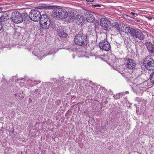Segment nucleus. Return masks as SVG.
<instances>
[{
    "label": "nucleus",
    "mask_w": 154,
    "mask_h": 154,
    "mask_svg": "<svg viewBox=\"0 0 154 154\" xmlns=\"http://www.w3.org/2000/svg\"><path fill=\"white\" fill-rule=\"evenodd\" d=\"M141 81V79L138 77H136L134 81L133 84L130 86L132 88L134 91L137 93L142 94L143 91L146 90L152 87L151 82L150 81L148 80L145 81L143 82L140 83H138V81Z\"/></svg>",
    "instance_id": "obj_1"
},
{
    "label": "nucleus",
    "mask_w": 154,
    "mask_h": 154,
    "mask_svg": "<svg viewBox=\"0 0 154 154\" xmlns=\"http://www.w3.org/2000/svg\"><path fill=\"white\" fill-rule=\"evenodd\" d=\"M25 18L24 21L29 20L30 19L34 21H38L40 20L42 18L40 12L37 10L33 9L31 10L29 15L25 14L24 15Z\"/></svg>",
    "instance_id": "obj_2"
},
{
    "label": "nucleus",
    "mask_w": 154,
    "mask_h": 154,
    "mask_svg": "<svg viewBox=\"0 0 154 154\" xmlns=\"http://www.w3.org/2000/svg\"><path fill=\"white\" fill-rule=\"evenodd\" d=\"M74 41L76 44L82 46L87 45L88 43L87 35L82 33L77 34L75 36Z\"/></svg>",
    "instance_id": "obj_3"
},
{
    "label": "nucleus",
    "mask_w": 154,
    "mask_h": 154,
    "mask_svg": "<svg viewBox=\"0 0 154 154\" xmlns=\"http://www.w3.org/2000/svg\"><path fill=\"white\" fill-rule=\"evenodd\" d=\"M40 22L42 28L45 29H48L52 26L53 23V22L45 14L42 15V18Z\"/></svg>",
    "instance_id": "obj_4"
},
{
    "label": "nucleus",
    "mask_w": 154,
    "mask_h": 154,
    "mask_svg": "<svg viewBox=\"0 0 154 154\" xmlns=\"http://www.w3.org/2000/svg\"><path fill=\"white\" fill-rule=\"evenodd\" d=\"M95 20V18L94 15L90 11H87L84 13L83 16H80L78 22L79 23H82L85 21L89 23H93Z\"/></svg>",
    "instance_id": "obj_5"
},
{
    "label": "nucleus",
    "mask_w": 154,
    "mask_h": 154,
    "mask_svg": "<svg viewBox=\"0 0 154 154\" xmlns=\"http://www.w3.org/2000/svg\"><path fill=\"white\" fill-rule=\"evenodd\" d=\"M144 66L146 69L150 71L154 70V60L150 57L148 56L145 58L144 60Z\"/></svg>",
    "instance_id": "obj_6"
},
{
    "label": "nucleus",
    "mask_w": 154,
    "mask_h": 154,
    "mask_svg": "<svg viewBox=\"0 0 154 154\" xmlns=\"http://www.w3.org/2000/svg\"><path fill=\"white\" fill-rule=\"evenodd\" d=\"M12 21L16 23H21L23 20V18L21 14L18 12H14L12 13Z\"/></svg>",
    "instance_id": "obj_7"
},
{
    "label": "nucleus",
    "mask_w": 154,
    "mask_h": 154,
    "mask_svg": "<svg viewBox=\"0 0 154 154\" xmlns=\"http://www.w3.org/2000/svg\"><path fill=\"white\" fill-rule=\"evenodd\" d=\"M99 46L100 49L106 51H109L111 49V46L109 43L105 39L102 40L99 43Z\"/></svg>",
    "instance_id": "obj_8"
},
{
    "label": "nucleus",
    "mask_w": 154,
    "mask_h": 154,
    "mask_svg": "<svg viewBox=\"0 0 154 154\" xmlns=\"http://www.w3.org/2000/svg\"><path fill=\"white\" fill-rule=\"evenodd\" d=\"M100 24L103 28L105 30H108L110 29L111 23L110 21L106 18H101L100 21Z\"/></svg>",
    "instance_id": "obj_9"
},
{
    "label": "nucleus",
    "mask_w": 154,
    "mask_h": 154,
    "mask_svg": "<svg viewBox=\"0 0 154 154\" xmlns=\"http://www.w3.org/2000/svg\"><path fill=\"white\" fill-rule=\"evenodd\" d=\"M125 63L126 67L131 69H133L136 66L135 62L133 60L129 58H127L125 59Z\"/></svg>",
    "instance_id": "obj_10"
},
{
    "label": "nucleus",
    "mask_w": 154,
    "mask_h": 154,
    "mask_svg": "<svg viewBox=\"0 0 154 154\" xmlns=\"http://www.w3.org/2000/svg\"><path fill=\"white\" fill-rule=\"evenodd\" d=\"M133 38H136L142 40L143 39L144 35L139 29H135V31L132 36Z\"/></svg>",
    "instance_id": "obj_11"
},
{
    "label": "nucleus",
    "mask_w": 154,
    "mask_h": 154,
    "mask_svg": "<svg viewBox=\"0 0 154 154\" xmlns=\"http://www.w3.org/2000/svg\"><path fill=\"white\" fill-rule=\"evenodd\" d=\"M8 15H3L0 17V23L3 26H7L9 23L8 18Z\"/></svg>",
    "instance_id": "obj_12"
},
{
    "label": "nucleus",
    "mask_w": 154,
    "mask_h": 154,
    "mask_svg": "<svg viewBox=\"0 0 154 154\" xmlns=\"http://www.w3.org/2000/svg\"><path fill=\"white\" fill-rule=\"evenodd\" d=\"M8 15H3L0 17V23L3 26H7L9 23L8 18Z\"/></svg>",
    "instance_id": "obj_13"
},
{
    "label": "nucleus",
    "mask_w": 154,
    "mask_h": 154,
    "mask_svg": "<svg viewBox=\"0 0 154 154\" xmlns=\"http://www.w3.org/2000/svg\"><path fill=\"white\" fill-rule=\"evenodd\" d=\"M145 44L149 53L154 54V44L148 42H146Z\"/></svg>",
    "instance_id": "obj_14"
},
{
    "label": "nucleus",
    "mask_w": 154,
    "mask_h": 154,
    "mask_svg": "<svg viewBox=\"0 0 154 154\" xmlns=\"http://www.w3.org/2000/svg\"><path fill=\"white\" fill-rule=\"evenodd\" d=\"M61 8L54 9L52 11V15L53 17L60 19V16Z\"/></svg>",
    "instance_id": "obj_15"
},
{
    "label": "nucleus",
    "mask_w": 154,
    "mask_h": 154,
    "mask_svg": "<svg viewBox=\"0 0 154 154\" xmlns=\"http://www.w3.org/2000/svg\"><path fill=\"white\" fill-rule=\"evenodd\" d=\"M135 29H134L132 27H130L129 26H126L124 30L123 29V32L127 34H129L132 36H133L135 31Z\"/></svg>",
    "instance_id": "obj_16"
},
{
    "label": "nucleus",
    "mask_w": 154,
    "mask_h": 154,
    "mask_svg": "<svg viewBox=\"0 0 154 154\" xmlns=\"http://www.w3.org/2000/svg\"><path fill=\"white\" fill-rule=\"evenodd\" d=\"M60 16V19H64L66 18L68 16V13L66 10L61 8Z\"/></svg>",
    "instance_id": "obj_17"
},
{
    "label": "nucleus",
    "mask_w": 154,
    "mask_h": 154,
    "mask_svg": "<svg viewBox=\"0 0 154 154\" xmlns=\"http://www.w3.org/2000/svg\"><path fill=\"white\" fill-rule=\"evenodd\" d=\"M57 31L58 35L60 37L66 38L67 36V34L64 32V31L60 29H57Z\"/></svg>",
    "instance_id": "obj_18"
},
{
    "label": "nucleus",
    "mask_w": 154,
    "mask_h": 154,
    "mask_svg": "<svg viewBox=\"0 0 154 154\" xmlns=\"http://www.w3.org/2000/svg\"><path fill=\"white\" fill-rule=\"evenodd\" d=\"M41 81H36L29 80L27 81L28 83L29 84L30 86H33L35 85L40 83Z\"/></svg>",
    "instance_id": "obj_19"
},
{
    "label": "nucleus",
    "mask_w": 154,
    "mask_h": 154,
    "mask_svg": "<svg viewBox=\"0 0 154 154\" xmlns=\"http://www.w3.org/2000/svg\"><path fill=\"white\" fill-rule=\"evenodd\" d=\"M112 25L114 27L116 28V29L118 30L119 31H122V30H123V27H122V26L121 27H119V25L118 23H113Z\"/></svg>",
    "instance_id": "obj_20"
},
{
    "label": "nucleus",
    "mask_w": 154,
    "mask_h": 154,
    "mask_svg": "<svg viewBox=\"0 0 154 154\" xmlns=\"http://www.w3.org/2000/svg\"><path fill=\"white\" fill-rule=\"evenodd\" d=\"M150 82L154 84V71L150 74Z\"/></svg>",
    "instance_id": "obj_21"
},
{
    "label": "nucleus",
    "mask_w": 154,
    "mask_h": 154,
    "mask_svg": "<svg viewBox=\"0 0 154 154\" xmlns=\"http://www.w3.org/2000/svg\"><path fill=\"white\" fill-rule=\"evenodd\" d=\"M135 101L138 102L139 103H140V102L142 101V99L141 98L137 97L135 99Z\"/></svg>",
    "instance_id": "obj_22"
},
{
    "label": "nucleus",
    "mask_w": 154,
    "mask_h": 154,
    "mask_svg": "<svg viewBox=\"0 0 154 154\" xmlns=\"http://www.w3.org/2000/svg\"><path fill=\"white\" fill-rule=\"evenodd\" d=\"M38 9H41L43 8H46V6L44 5H39L37 7Z\"/></svg>",
    "instance_id": "obj_23"
},
{
    "label": "nucleus",
    "mask_w": 154,
    "mask_h": 154,
    "mask_svg": "<svg viewBox=\"0 0 154 154\" xmlns=\"http://www.w3.org/2000/svg\"><path fill=\"white\" fill-rule=\"evenodd\" d=\"M130 14L131 15H132V16H135V15L136 16L137 15V13H134V12H131L130 13Z\"/></svg>",
    "instance_id": "obj_24"
},
{
    "label": "nucleus",
    "mask_w": 154,
    "mask_h": 154,
    "mask_svg": "<svg viewBox=\"0 0 154 154\" xmlns=\"http://www.w3.org/2000/svg\"><path fill=\"white\" fill-rule=\"evenodd\" d=\"M36 50H37V49H34V51L32 52V54H33L37 56V57H38V58H39V57H40V55H38L39 56V57H38V55H36V54H35V53L36 52Z\"/></svg>",
    "instance_id": "obj_25"
},
{
    "label": "nucleus",
    "mask_w": 154,
    "mask_h": 154,
    "mask_svg": "<svg viewBox=\"0 0 154 154\" xmlns=\"http://www.w3.org/2000/svg\"><path fill=\"white\" fill-rule=\"evenodd\" d=\"M125 17L126 18L128 19H129V18H133L129 16H128V15H125Z\"/></svg>",
    "instance_id": "obj_26"
},
{
    "label": "nucleus",
    "mask_w": 154,
    "mask_h": 154,
    "mask_svg": "<svg viewBox=\"0 0 154 154\" xmlns=\"http://www.w3.org/2000/svg\"><path fill=\"white\" fill-rule=\"evenodd\" d=\"M86 1L88 2H94V0H86Z\"/></svg>",
    "instance_id": "obj_27"
},
{
    "label": "nucleus",
    "mask_w": 154,
    "mask_h": 154,
    "mask_svg": "<svg viewBox=\"0 0 154 154\" xmlns=\"http://www.w3.org/2000/svg\"><path fill=\"white\" fill-rule=\"evenodd\" d=\"M2 24L0 23V30H1L2 27V25L1 24Z\"/></svg>",
    "instance_id": "obj_28"
},
{
    "label": "nucleus",
    "mask_w": 154,
    "mask_h": 154,
    "mask_svg": "<svg viewBox=\"0 0 154 154\" xmlns=\"http://www.w3.org/2000/svg\"><path fill=\"white\" fill-rule=\"evenodd\" d=\"M135 21H137V22H140V21L139 20L136 19H135Z\"/></svg>",
    "instance_id": "obj_29"
},
{
    "label": "nucleus",
    "mask_w": 154,
    "mask_h": 154,
    "mask_svg": "<svg viewBox=\"0 0 154 154\" xmlns=\"http://www.w3.org/2000/svg\"><path fill=\"white\" fill-rule=\"evenodd\" d=\"M92 6H94V7H100V6L99 5H93Z\"/></svg>",
    "instance_id": "obj_30"
},
{
    "label": "nucleus",
    "mask_w": 154,
    "mask_h": 154,
    "mask_svg": "<svg viewBox=\"0 0 154 154\" xmlns=\"http://www.w3.org/2000/svg\"><path fill=\"white\" fill-rule=\"evenodd\" d=\"M3 9V8L2 7H0V11H2Z\"/></svg>",
    "instance_id": "obj_31"
},
{
    "label": "nucleus",
    "mask_w": 154,
    "mask_h": 154,
    "mask_svg": "<svg viewBox=\"0 0 154 154\" xmlns=\"http://www.w3.org/2000/svg\"><path fill=\"white\" fill-rule=\"evenodd\" d=\"M39 59H40V60H41V58L40 57V58H39Z\"/></svg>",
    "instance_id": "obj_32"
},
{
    "label": "nucleus",
    "mask_w": 154,
    "mask_h": 154,
    "mask_svg": "<svg viewBox=\"0 0 154 154\" xmlns=\"http://www.w3.org/2000/svg\"><path fill=\"white\" fill-rule=\"evenodd\" d=\"M151 18H151L150 17V18H149V19H151Z\"/></svg>",
    "instance_id": "obj_33"
},
{
    "label": "nucleus",
    "mask_w": 154,
    "mask_h": 154,
    "mask_svg": "<svg viewBox=\"0 0 154 154\" xmlns=\"http://www.w3.org/2000/svg\"><path fill=\"white\" fill-rule=\"evenodd\" d=\"M45 56H46V55H44V57H45Z\"/></svg>",
    "instance_id": "obj_34"
},
{
    "label": "nucleus",
    "mask_w": 154,
    "mask_h": 154,
    "mask_svg": "<svg viewBox=\"0 0 154 154\" xmlns=\"http://www.w3.org/2000/svg\"><path fill=\"white\" fill-rule=\"evenodd\" d=\"M126 93H128V91H126Z\"/></svg>",
    "instance_id": "obj_35"
},
{
    "label": "nucleus",
    "mask_w": 154,
    "mask_h": 154,
    "mask_svg": "<svg viewBox=\"0 0 154 154\" xmlns=\"http://www.w3.org/2000/svg\"><path fill=\"white\" fill-rule=\"evenodd\" d=\"M81 1H82V0H81Z\"/></svg>",
    "instance_id": "obj_36"
}]
</instances>
